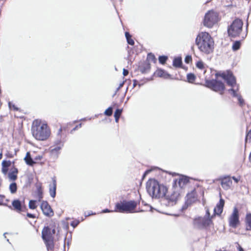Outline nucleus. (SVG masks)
<instances>
[{
	"label": "nucleus",
	"mask_w": 251,
	"mask_h": 251,
	"mask_svg": "<svg viewBox=\"0 0 251 251\" xmlns=\"http://www.w3.org/2000/svg\"><path fill=\"white\" fill-rule=\"evenodd\" d=\"M18 173V169L17 168H14V170L8 173V177L10 180H15L17 178V174Z\"/></svg>",
	"instance_id": "26"
},
{
	"label": "nucleus",
	"mask_w": 251,
	"mask_h": 251,
	"mask_svg": "<svg viewBox=\"0 0 251 251\" xmlns=\"http://www.w3.org/2000/svg\"><path fill=\"white\" fill-rule=\"evenodd\" d=\"M239 223L238 210L234 208L233 212L229 218V226L235 228Z\"/></svg>",
	"instance_id": "11"
},
{
	"label": "nucleus",
	"mask_w": 251,
	"mask_h": 251,
	"mask_svg": "<svg viewBox=\"0 0 251 251\" xmlns=\"http://www.w3.org/2000/svg\"><path fill=\"white\" fill-rule=\"evenodd\" d=\"M31 132L33 136L39 141L47 140L50 134V131L47 124L38 120H35L33 122Z\"/></svg>",
	"instance_id": "2"
},
{
	"label": "nucleus",
	"mask_w": 251,
	"mask_h": 251,
	"mask_svg": "<svg viewBox=\"0 0 251 251\" xmlns=\"http://www.w3.org/2000/svg\"><path fill=\"white\" fill-rule=\"evenodd\" d=\"M225 204V201L221 198L218 203H217L216 207L214 209V212L215 215H220L223 212V207Z\"/></svg>",
	"instance_id": "17"
},
{
	"label": "nucleus",
	"mask_w": 251,
	"mask_h": 251,
	"mask_svg": "<svg viewBox=\"0 0 251 251\" xmlns=\"http://www.w3.org/2000/svg\"><path fill=\"white\" fill-rule=\"evenodd\" d=\"M123 75H124V76H126V75H127L128 74V70H127L125 69H123Z\"/></svg>",
	"instance_id": "46"
},
{
	"label": "nucleus",
	"mask_w": 251,
	"mask_h": 251,
	"mask_svg": "<svg viewBox=\"0 0 251 251\" xmlns=\"http://www.w3.org/2000/svg\"><path fill=\"white\" fill-rule=\"evenodd\" d=\"M248 139H249L250 141L251 140V129L248 132L246 135L245 138L246 142H247Z\"/></svg>",
	"instance_id": "39"
},
{
	"label": "nucleus",
	"mask_w": 251,
	"mask_h": 251,
	"mask_svg": "<svg viewBox=\"0 0 251 251\" xmlns=\"http://www.w3.org/2000/svg\"><path fill=\"white\" fill-rule=\"evenodd\" d=\"M196 66L200 69H202L204 68V65L202 61H198L196 64Z\"/></svg>",
	"instance_id": "37"
},
{
	"label": "nucleus",
	"mask_w": 251,
	"mask_h": 251,
	"mask_svg": "<svg viewBox=\"0 0 251 251\" xmlns=\"http://www.w3.org/2000/svg\"><path fill=\"white\" fill-rule=\"evenodd\" d=\"M154 75L164 78H168L170 77V75L166 71L162 69H158L154 73Z\"/></svg>",
	"instance_id": "22"
},
{
	"label": "nucleus",
	"mask_w": 251,
	"mask_h": 251,
	"mask_svg": "<svg viewBox=\"0 0 251 251\" xmlns=\"http://www.w3.org/2000/svg\"><path fill=\"white\" fill-rule=\"evenodd\" d=\"M8 106L10 109L13 108V109L16 111H17L18 110V108L17 107H16V106L14 104H13L11 102H8Z\"/></svg>",
	"instance_id": "41"
},
{
	"label": "nucleus",
	"mask_w": 251,
	"mask_h": 251,
	"mask_svg": "<svg viewBox=\"0 0 251 251\" xmlns=\"http://www.w3.org/2000/svg\"><path fill=\"white\" fill-rule=\"evenodd\" d=\"M42 238L43 240L53 238L51 233V228L49 226H45L43 229L42 231Z\"/></svg>",
	"instance_id": "19"
},
{
	"label": "nucleus",
	"mask_w": 251,
	"mask_h": 251,
	"mask_svg": "<svg viewBox=\"0 0 251 251\" xmlns=\"http://www.w3.org/2000/svg\"><path fill=\"white\" fill-rule=\"evenodd\" d=\"M173 66L175 67L179 68L182 65L181 58L177 57L175 58L173 60Z\"/></svg>",
	"instance_id": "27"
},
{
	"label": "nucleus",
	"mask_w": 251,
	"mask_h": 251,
	"mask_svg": "<svg viewBox=\"0 0 251 251\" xmlns=\"http://www.w3.org/2000/svg\"><path fill=\"white\" fill-rule=\"evenodd\" d=\"M146 188L149 195L152 198H164L167 188L163 184H160L154 179H150L147 182Z\"/></svg>",
	"instance_id": "4"
},
{
	"label": "nucleus",
	"mask_w": 251,
	"mask_h": 251,
	"mask_svg": "<svg viewBox=\"0 0 251 251\" xmlns=\"http://www.w3.org/2000/svg\"><path fill=\"white\" fill-rule=\"evenodd\" d=\"M29 208L31 209H35L36 208V201L30 200L29 202Z\"/></svg>",
	"instance_id": "32"
},
{
	"label": "nucleus",
	"mask_w": 251,
	"mask_h": 251,
	"mask_svg": "<svg viewBox=\"0 0 251 251\" xmlns=\"http://www.w3.org/2000/svg\"><path fill=\"white\" fill-rule=\"evenodd\" d=\"M11 165V161L3 160L2 162V166L4 168H8Z\"/></svg>",
	"instance_id": "35"
},
{
	"label": "nucleus",
	"mask_w": 251,
	"mask_h": 251,
	"mask_svg": "<svg viewBox=\"0 0 251 251\" xmlns=\"http://www.w3.org/2000/svg\"><path fill=\"white\" fill-rule=\"evenodd\" d=\"M151 170H147V171H146L143 176V177L144 178L146 176L149 174L150 172H151Z\"/></svg>",
	"instance_id": "45"
},
{
	"label": "nucleus",
	"mask_w": 251,
	"mask_h": 251,
	"mask_svg": "<svg viewBox=\"0 0 251 251\" xmlns=\"http://www.w3.org/2000/svg\"><path fill=\"white\" fill-rule=\"evenodd\" d=\"M205 83L206 86L208 88L214 91L219 92L221 95L223 94L225 87L224 84L221 81L213 79L206 80Z\"/></svg>",
	"instance_id": "9"
},
{
	"label": "nucleus",
	"mask_w": 251,
	"mask_h": 251,
	"mask_svg": "<svg viewBox=\"0 0 251 251\" xmlns=\"http://www.w3.org/2000/svg\"><path fill=\"white\" fill-rule=\"evenodd\" d=\"M61 133L62 128H60L58 131L56 138L54 141V146H59L63 147L66 140L65 137L62 136Z\"/></svg>",
	"instance_id": "15"
},
{
	"label": "nucleus",
	"mask_w": 251,
	"mask_h": 251,
	"mask_svg": "<svg viewBox=\"0 0 251 251\" xmlns=\"http://www.w3.org/2000/svg\"><path fill=\"white\" fill-rule=\"evenodd\" d=\"M226 82L227 84L231 88L228 90L233 97H236L238 99L239 104L242 106L244 103V100L241 96L237 93L239 90V86L236 84V78L230 71H226L220 75Z\"/></svg>",
	"instance_id": "3"
},
{
	"label": "nucleus",
	"mask_w": 251,
	"mask_h": 251,
	"mask_svg": "<svg viewBox=\"0 0 251 251\" xmlns=\"http://www.w3.org/2000/svg\"><path fill=\"white\" fill-rule=\"evenodd\" d=\"M113 211H110L108 209H105L102 211V213H107V212H112Z\"/></svg>",
	"instance_id": "52"
},
{
	"label": "nucleus",
	"mask_w": 251,
	"mask_h": 251,
	"mask_svg": "<svg viewBox=\"0 0 251 251\" xmlns=\"http://www.w3.org/2000/svg\"><path fill=\"white\" fill-rule=\"evenodd\" d=\"M64 240H65V241H66V237L65 238V239H64ZM64 249L65 248V242L64 243Z\"/></svg>",
	"instance_id": "59"
},
{
	"label": "nucleus",
	"mask_w": 251,
	"mask_h": 251,
	"mask_svg": "<svg viewBox=\"0 0 251 251\" xmlns=\"http://www.w3.org/2000/svg\"><path fill=\"white\" fill-rule=\"evenodd\" d=\"M137 81L136 80H134V82H133V87H135L136 85H137Z\"/></svg>",
	"instance_id": "56"
},
{
	"label": "nucleus",
	"mask_w": 251,
	"mask_h": 251,
	"mask_svg": "<svg viewBox=\"0 0 251 251\" xmlns=\"http://www.w3.org/2000/svg\"><path fill=\"white\" fill-rule=\"evenodd\" d=\"M43 158V156L42 155H38L35 156L33 158L34 161H37V163L39 161H40Z\"/></svg>",
	"instance_id": "38"
},
{
	"label": "nucleus",
	"mask_w": 251,
	"mask_h": 251,
	"mask_svg": "<svg viewBox=\"0 0 251 251\" xmlns=\"http://www.w3.org/2000/svg\"><path fill=\"white\" fill-rule=\"evenodd\" d=\"M125 36L126 37V39L128 44H129L130 45H132V46L134 45V41L132 39H131V36L130 34H129V33L128 32H125Z\"/></svg>",
	"instance_id": "28"
},
{
	"label": "nucleus",
	"mask_w": 251,
	"mask_h": 251,
	"mask_svg": "<svg viewBox=\"0 0 251 251\" xmlns=\"http://www.w3.org/2000/svg\"><path fill=\"white\" fill-rule=\"evenodd\" d=\"M238 250H239V251H244L243 249L240 246L238 247Z\"/></svg>",
	"instance_id": "57"
},
{
	"label": "nucleus",
	"mask_w": 251,
	"mask_h": 251,
	"mask_svg": "<svg viewBox=\"0 0 251 251\" xmlns=\"http://www.w3.org/2000/svg\"><path fill=\"white\" fill-rule=\"evenodd\" d=\"M113 110L111 107H108L104 112V114L108 116H110L112 114Z\"/></svg>",
	"instance_id": "34"
},
{
	"label": "nucleus",
	"mask_w": 251,
	"mask_h": 251,
	"mask_svg": "<svg viewBox=\"0 0 251 251\" xmlns=\"http://www.w3.org/2000/svg\"><path fill=\"white\" fill-rule=\"evenodd\" d=\"M137 203L134 201H124L116 204V210L114 211L121 213H129L133 210L136 207Z\"/></svg>",
	"instance_id": "8"
},
{
	"label": "nucleus",
	"mask_w": 251,
	"mask_h": 251,
	"mask_svg": "<svg viewBox=\"0 0 251 251\" xmlns=\"http://www.w3.org/2000/svg\"><path fill=\"white\" fill-rule=\"evenodd\" d=\"M6 234V233H4V234H3V235H4V236H5V235ZM4 237H5V238L6 237L5 236H4Z\"/></svg>",
	"instance_id": "63"
},
{
	"label": "nucleus",
	"mask_w": 251,
	"mask_h": 251,
	"mask_svg": "<svg viewBox=\"0 0 251 251\" xmlns=\"http://www.w3.org/2000/svg\"><path fill=\"white\" fill-rule=\"evenodd\" d=\"M79 221H73L71 223L70 225L74 228H75L79 224Z\"/></svg>",
	"instance_id": "40"
},
{
	"label": "nucleus",
	"mask_w": 251,
	"mask_h": 251,
	"mask_svg": "<svg viewBox=\"0 0 251 251\" xmlns=\"http://www.w3.org/2000/svg\"><path fill=\"white\" fill-rule=\"evenodd\" d=\"M231 178H232L236 183H238V181H239L240 180V178H237V177H236L235 176H232V177H231Z\"/></svg>",
	"instance_id": "48"
},
{
	"label": "nucleus",
	"mask_w": 251,
	"mask_h": 251,
	"mask_svg": "<svg viewBox=\"0 0 251 251\" xmlns=\"http://www.w3.org/2000/svg\"><path fill=\"white\" fill-rule=\"evenodd\" d=\"M221 183L222 187L224 189L226 190H228L230 189L232 184L231 178L229 176L224 177L222 178Z\"/></svg>",
	"instance_id": "16"
},
{
	"label": "nucleus",
	"mask_w": 251,
	"mask_h": 251,
	"mask_svg": "<svg viewBox=\"0 0 251 251\" xmlns=\"http://www.w3.org/2000/svg\"><path fill=\"white\" fill-rule=\"evenodd\" d=\"M124 82H123L119 84V87L117 88L116 91H118L121 87H122L123 85H124Z\"/></svg>",
	"instance_id": "51"
},
{
	"label": "nucleus",
	"mask_w": 251,
	"mask_h": 251,
	"mask_svg": "<svg viewBox=\"0 0 251 251\" xmlns=\"http://www.w3.org/2000/svg\"><path fill=\"white\" fill-rule=\"evenodd\" d=\"M246 229L251 230V213H247L245 218Z\"/></svg>",
	"instance_id": "24"
},
{
	"label": "nucleus",
	"mask_w": 251,
	"mask_h": 251,
	"mask_svg": "<svg viewBox=\"0 0 251 251\" xmlns=\"http://www.w3.org/2000/svg\"><path fill=\"white\" fill-rule=\"evenodd\" d=\"M26 164L29 166H33L35 164L37 163V161L34 160L33 158L31 156L30 153L27 152L25 157L24 158Z\"/></svg>",
	"instance_id": "21"
},
{
	"label": "nucleus",
	"mask_w": 251,
	"mask_h": 251,
	"mask_svg": "<svg viewBox=\"0 0 251 251\" xmlns=\"http://www.w3.org/2000/svg\"><path fill=\"white\" fill-rule=\"evenodd\" d=\"M250 161L251 162V153L250 155Z\"/></svg>",
	"instance_id": "61"
},
{
	"label": "nucleus",
	"mask_w": 251,
	"mask_h": 251,
	"mask_svg": "<svg viewBox=\"0 0 251 251\" xmlns=\"http://www.w3.org/2000/svg\"><path fill=\"white\" fill-rule=\"evenodd\" d=\"M192 61V57L190 55H187L186 56L185 58V62L186 63H189L190 62Z\"/></svg>",
	"instance_id": "42"
},
{
	"label": "nucleus",
	"mask_w": 251,
	"mask_h": 251,
	"mask_svg": "<svg viewBox=\"0 0 251 251\" xmlns=\"http://www.w3.org/2000/svg\"><path fill=\"white\" fill-rule=\"evenodd\" d=\"M17 184L15 182H13L10 184L9 186V190L12 194L15 193L17 191Z\"/></svg>",
	"instance_id": "29"
},
{
	"label": "nucleus",
	"mask_w": 251,
	"mask_h": 251,
	"mask_svg": "<svg viewBox=\"0 0 251 251\" xmlns=\"http://www.w3.org/2000/svg\"><path fill=\"white\" fill-rule=\"evenodd\" d=\"M186 197V203L188 204H190L195 202L197 200V195L196 190L194 189L190 193H188Z\"/></svg>",
	"instance_id": "18"
},
{
	"label": "nucleus",
	"mask_w": 251,
	"mask_h": 251,
	"mask_svg": "<svg viewBox=\"0 0 251 251\" xmlns=\"http://www.w3.org/2000/svg\"><path fill=\"white\" fill-rule=\"evenodd\" d=\"M218 21V15L213 11H209L205 15L203 25L208 28L212 27Z\"/></svg>",
	"instance_id": "10"
},
{
	"label": "nucleus",
	"mask_w": 251,
	"mask_h": 251,
	"mask_svg": "<svg viewBox=\"0 0 251 251\" xmlns=\"http://www.w3.org/2000/svg\"><path fill=\"white\" fill-rule=\"evenodd\" d=\"M181 193V191L177 186H174L171 194L167 196L165 195L164 198L161 200L162 204L167 206H173L180 198Z\"/></svg>",
	"instance_id": "5"
},
{
	"label": "nucleus",
	"mask_w": 251,
	"mask_h": 251,
	"mask_svg": "<svg viewBox=\"0 0 251 251\" xmlns=\"http://www.w3.org/2000/svg\"><path fill=\"white\" fill-rule=\"evenodd\" d=\"M50 195L51 197L54 198L56 195V181L55 178H52V184L50 185Z\"/></svg>",
	"instance_id": "20"
},
{
	"label": "nucleus",
	"mask_w": 251,
	"mask_h": 251,
	"mask_svg": "<svg viewBox=\"0 0 251 251\" xmlns=\"http://www.w3.org/2000/svg\"><path fill=\"white\" fill-rule=\"evenodd\" d=\"M122 112V109H117L114 113V117H120L121 115Z\"/></svg>",
	"instance_id": "36"
},
{
	"label": "nucleus",
	"mask_w": 251,
	"mask_h": 251,
	"mask_svg": "<svg viewBox=\"0 0 251 251\" xmlns=\"http://www.w3.org/2000/svg\"><path fill=\"white\" fill-rule=\"evenodd\" d=\"M82 126V124H80L77 126H76L71 131V133H73L74 131L78 129V128H80Z\"/></svg>",
	"instance_id": "43"
},
{
	"label": "nucleus",
	"mask_w": 251,
	"mask_h": 251,
	"mask_svg": "<svg viewBox=\"0 0 251 251\" xmlns=\"http://www.w3.org/2000/svg\"><path fill=\"white\" fill-rule=\"evenodd\" d=\"M39 193H38V196H39V198L40 199H42V193L40 192V190L38 191Z\"/></svg>",
	"instance_id": "53"
},
{
	"label": "nucleus",
	"mask_w": 251,
	"mask_h": 251,
	"mask_svg": "<svg viewBox=\"0 0 251 251\" xmlns=\"http://www.w3.org/2000/svg\"><path fill=\"white\" fill-rule=\"evenodd\" d=\"M119 118H120V117H115V121H116V122H118L119 119Z\"/></svg>",
	"instance_id": "58"
},
{
	"label": "nucleus",
	"mask_w": 251,
	"mask_h": 251,
	"mask_svg": "<svg viewBox=\"0 0 251 251\" xmlns=\"http://www.w3.org/2000/svg\"><path fill=\"white\" fill-rule=\"evenodd\" d=\"M51 233L52 235L53 236V235L55 233V229H51Z\"/></svg>",
	"instance_id": "55"
},
{
	"label": "nucleus",
	"mask_w": 251,
	"mask_h": 251,
	"mask_svg": "<svg viewBox=\"0 0 251 251\" xmlns=\"http://www.w3.org/2000/svg\"><path fill=\"white\" fill-rule=\"evenodd\" d=\"M62 147L59 146H54L50 147V152L52 154L58 155L60 151L62 149Z\"/></svg>",
	"instance_id": "25"
},
{
	"label": "nucleus",
	"mask_w": 251,
	"mask_h": 251,
	"mask_svg": "<svg viewBox=\"0 0 251 251\" xmlns=\"http://www.w3.org/2000/svg\"><path fill=\"white\" fill-rule=\"evenodd\" d=\"M214 215L210 216L209 209L206 208V213L203 217H199L194 220V224L198 228H201L209 226L212 224V219Z\"/></svg>",
	"instance_id": "7"
},
{
	"label": "nucleus",
	"mask_w": 251,
	"mask_h": 251,
	"mask_svg": "<svg viewBox=\"0 0 251 251\" xmlns=\"http://www.w3.org/2000/svg\"><path fill=\"white\" fill-rule=\"evenodd\" d=\"M40 207L43 214L45 216L48 217H51L53 216L54 212L50 206L47 201H42Z\"/></svg>",
	"instance_id": "12"
},
{
	"label": "nucleus",
	"mask_w": 251,
	"mask_h": 251,
	"mask_svg": "<svg viewBox=\"0 0 251 251\" xmlns=\"http://www.w3.org/2000/svg\"><path fill=\"white\" fill-rule=\"evenodd\" d=\"M91 215V214H90V213H89L88 214V215H86V216H89V215Z\"/></svg>",
	"instance_id": "62"
},
{
	"label": "nucleus",
	"mask_w": 251,
	"mask_h": 251,
	"mask_svg": "<svg viewBox=\"0 0 251 251\" xmlns=\"http://www.w3.org/2000/svg\"><path fill=\"white\" fill-rule=\"evenodd\" d=\"M91 119V118H83V119H80V121H86L87 120H90Z\"/></svg>",
	"instance_id": "54"
},
{
	"label": "nucleus",
	"mask_w": 251,
	"mask_h": 251,
	"mask_svg": "<svg viewBox=\"0 0 251 251\" xmlns=\"http://www.w3.org/2000/svg\"><path fill=\"white\" fill-rule=\"evenodd\" d=\"M2 153H0V159L2 158Z\"/></svg>",
	"instance_id": "60"
},
{
	"label": "nucleus",
	"mask_w": 251,
	"mask_h": 251,
	"mask_svg": "<svg viewBox=\"0 0 251 251\" xmlns=\"http://www.w3.org/2000/svg\"><path fill=\"white\" fill-rule=\"evenodd\" d=\"M174 181L176 186H177V185H178L179 187L178 188L180 189V191L182 193V189L189 183V180L188 177L181 176L178 178L174 180Z\"/></svg>",
	"instance_id": "13"
},
{
	"label": "nucleus",
	"mask_w": 251,
	"mask_h": 251,
	"mask_svg": "<svg viewBox=\"0 0 251 251\" xmlns=\"http://www.w3.org/2000/svg\"><path fill=\"white\" fill-rule=\"evenodd\" d=\"M240 46H241L240 41H236L233 43V44L232 45V49L234 51H236L240 49Z\"/></svg>",
	"instance_id": "30"
},
{
	"label": "nucleus",
	"mask_w": 251,
	"mask_h": 251,
	"mask_svg": "<svg viewBox=\"0 0 251 251\" xmlns=\"http://www.w3.org/2000/svg\"><path fill=\"white\" fill-rule=\"evenodd\" d=\"M46 246L47 247V249L48 251L49 250H52L54 248V244L53 242V238L52 239H46L45 240H43Z\"/></svg>",
	"instance_id": "23"
},
{
	"label": "nucleus",
	"mask_w": 251,
	"mask_h": 251,
	"mask_svg": "<svg viewBox=\"0 0 251 251\" xmlns=\"http://www.w3.org/2000/svg\"><path fill=\"white\" fill-rule=\"evenodd\" d=\"M187 79L189 82L193 83L196 79V76L193 74L190 73L187 74Z\"/></svg>",
	"instance_id": "31"
},
{
	"label": "nucleus",
	"mask_w": 251,
	"mask_h": 251,
	"mask_svg": "<svg viewBox=\"0 0 251 251\" xmlns=\"http://www.w3.org/2000/svg\"><path fill=\"white\" fill-rule=\"evenodd\" d=\"M7 171H8V168H4V167L2 168V172L4 174H6Z\"/></svg>",
	"instance_id": "47"
},
{
	"label": "nucleus",
	"mask_w": 251,
	"mask_h": 251,
	"mask_svg": "<svg viewBox=\"0 0 251 251\" xmlns=\"http://www.w3.org/2000/svg\"><path fill=\"white\" fill-rule=\"evenodd\" d=\"M12 205L14 208V210L18 213L25 211L26 209L24 200L21 201L19 200H14L12 202Z\"/></svg>",
	"instance_id": "14"
},
{
	"label": "nucleus",
	"mask_w": 251,
	"mask_h": 251,
	"mask_svg": "<svg viewBox=\"0 0 251 251\" xmlns=\"http://www.w3.org/2000/svg\"><path fill=\"white\" fill-rule=\"evenodd\" d=\"M195 42L201 52L209 54L213 51L214 42L208 32H201L200 33L196 38Z\"/></svg>",
	"instance_id": "1"
},
{
	"label": "nucleus",
	"mask_w": 251,
	"mask_h": 251,
	"mask_svg": "<svg viewBox=\"0 0 251 251\" xmlns=\"http://www.w3.org/2000/svg\"><path fill=\"white\" fill-rule=\"evenodd\" d=\"M243 23L241 20L236 19L228 26L227 32L231 37H236L240 35L242 31Z\"/></svg>",
	"instance_id": "6"
},
{
	"label": "nucleus",
	"mask_w": 251,
	"mask_h": 251,
	"mask_svg": "<svg viewBox=\"0 0 251 251\" xmlns=\"http://www.w3.org/2000/svg\"><path fill=\"white\" fill-rule=\"evenodd\" d=\"M167 59H168V57L167 56L162 55V56H160L159 57V62L160 63H161L162 64H164L166 62V61H167Z\"/></svg>",
	"instance_id": "33"
},
{
	"label": "nucleus",
	"mask_w": 251,
	"mask_h": 251,
	"mask_svg": "<svg viewBox=\"0 0 251 251\" xmlns=\"http://www.w3.org/2000/svg\"><path fill=\"white\" fill-rule=\"evenodd\" d=\"M4 198V196L0 195V205L2 204Z\"/></svg>",
	"instance_id": "49"
},
{
	"label": "nucleus",
	"mask_w": 251,
	"mask_h": 251,
	"mask_svg": "<svg viewBox=\"0 0 251 251\" xmlns=\"http://www.w3.org/2000/svg\"><path fill=\"white\" fill-rule=\"evenodd\" d=\"M26 216L29 218H32V219H34L36 218V216L34 214L29 213H27L26 214Z\"/></svg>",
	"instance_id": "44"
},
{
	"label": "nucleus",
	"mask_w": 251,
	"mask_h": 251,
	"mask_svg": "<svg viewBox=\"0 0 251 251\" xmlns=\"http://www.w3.org/2000/svg\"><path fill=\"white\" fill-rule=\"evenodd\" d=\"M148 56L149 58H151L152 60H153L155 58L154 55L152 54L151 53L148 54Z\"/></svg>",
	"instance_id": "50"
}]
</instances>
